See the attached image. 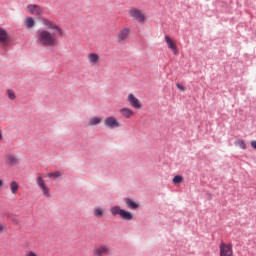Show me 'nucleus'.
<instances>
[{"instance_id": "1", "label": "nucleus", "mask_w": 256, "mask_h": 256, "mask_svg": "<svg viewBox=\"0 0 256 256\" xmlns=\"http://www.w3.org/2000/svg\"><path fill=\"white\" fill-rule=\"evenodd\" d=\"M59 37V33L55 30L39 29L35 33L36 45L50 49L59 47Z\"/></svg>"}, {"instance_id": "2", "label": "nucleus", "mask_w": 256, "mask_h": 256, "mask_svg": "<svg viewBox=\"0 0 256 256\" xmlns=\"http://www.w3.org/2000/svg\"><path fill=\"white\" fill-rule=\"evenodd\" d=\"M128 15L133 19L134 21H137L138 23H145L147 21V16H145V13H143V10L137 8V7H131L128 10Z\"/></svg>"}, {"instance_id": "3", "label": "nucleus", "mask_w": 256, "mask_h": 256, "mask_svg": "<svg viewBox=\"0 0 256 256\" xmlns=\"http://www.w3.org/2000/svg\"><path fill=\"white\" fill-rule=\"evenodd\" d=\"M41 23L42 25H44V27H48V29H52V31H56L59 34V37H63L64 35L63 29L59 25L53 23L47 18H41Z\"/></svg>"}, {"instance_id": "4", "label": "nucleus", "mask_w": 256, "mask_h": 256, "mask_svg": "<svg viewBox=\"0 0 256 256\" xmlns=\"http://www.w3.org/2000/svg\"><path fill=\"white\" fill-rule=\"evenodd\" d=\"M104 125L107 129H117L121 127V122L115 116H108L104 119Z\"/></svg>"}, {"instance_id": "5", "label": "nucleus", "mask_w": 256, "mask_h": 256, "mask_svg": "<svg viewBox=\"0 0 256 256\" xmlns=\"http://www.w3.org/2000/svg\"><path fill=\"white\" fill-rule=\"evenodd\" d=\"M45 12V10L43 9V7L37 5V4H29L26 7V13H29V15H43V13Z\"/></svg>"}, {"instance_id": "6", "label": "nucleus", "mask_w": 256, "mask_h": 256, "mask_svg": "<svg viewBox=\"0 0 256 256\" xmlns=\"http://www.w3.org/2000/svg\"><path fill=\"white\" fill-rule=\"evenodd\" d=\"M220 256H233V245L221 243L219 246Z\"/></svg>"}, {"instance_id": "7", "label": "nucleus", "mask_w": 256, "mask_h": 256, "mask_svg": "<svg viewBox=\"0 0 256 256\" xmlns=\"http://www.w3.org/2000/svg\"><path fill=\"white\" fill-rule=\"evenodd\" d=\"M36 183L39 189L42 190L43 195H45L46 197H51V195L49 194V188L47 187V184H45V180H43V176H38L36 178Z\"/></svg>"}, {"instance_id": "8", "label": "nucleus", "mask_w": 256, "mask_h": 256, "mask_svg": "<svg viewBox=\"0 0 256 256\" xmlns=\"http://www.w3.org/2000/svg\"><path fill=\"white\" fill-rule=\"evenodd\" d=\"M87 61L91 67H97L101 63V56L97 53H89L87 55Z\"/></svg>"}, {"instance_id": "9", "label": "nucleus", "mask_w": 256, "mask_h": 256, "mask_svg": "<svg viewBox=\"0 0 256 256\" xmlns=\"http://www.w3.org/2000/svg\"><path fill=\"white\" fill-rule=\"evenodd\" d=\"M127 101L131 105V107H133V109H141V107H143L141 101H139L133 93L128 94Z\"/></svg>"}, {"instance_id": "10", "label": "nucleus", "mask_w": 256, "mask_h": 256, "mask_svg": "<svg viewBox=\"0 0 256 256\" xmlns=\"http://www.w3.org/2000/svg\"><path fill=\"white\" fill-rule=\"evenodd\" d=\"M164 41L167 44V47L172 50V53H174V55H179V50L177 49V44L175 43V40L166 35L164 37Z\"/></svg>"}, {"instance_id": "11", "label": "nucleus", "mask_w": 256, "mask_h": 256, "mask_svg": "<svg viewBox=\"0 0 256 256\" xmlns=\"http://www.w3.org/2000/svg\"><path fill=\"white\" fill-rule=\"evenodd\" d=\"M111 251L109 250V247L107 245H100L94 248L93 255L94 256H104L109 255Z\"/></svg>"}, {"instance_id": "12", "label": "nucleus", "mask_w": 256, "mask_h": 256, "mask_svg": "<svg viewBox=\"0 0 256 256\" xmlns=\"http://www.w3.org/2000/svg\"><path fill=\"white\" fill-rule=\"evenodd\" d=\"M130 33H131V29H129L127 27L120 30L118 33V36H117L118 43H125V41H127V37H129Z\"/></svg>"}, {"instance_id": "13", "label": "nucleus", "mask_w": 256, "mask_h": 256, "mask_svg": "<svg viewBox=\"0 0 256 256\" xmlns=\"http://www.w3.org/2000/svg\"><path fill=\"white\" fill-rule=\"evenodd\" d=\"M11 41V38L9 37V33H7V30L0 27V43L3 45H7Z\"/></svg>"}, {"instance_id": "14", "label": "nucleus", "mask_w": 256, "mask_h": 256, "mask_svg": "<svg viewBox=\"0 0 256 256\" xmlns=\"http://www.w3.org/2000/svg\"><path fill=\"white\" fill-rule=\"evenodd\" d=\"M119 113L121 117H123L124 119H131V117L135 115V112L131 110V108H125V107L121 108L119 110Z\"/></svg>"}, {"instance_id": "15", "label": "nucleus", "mask_w": 256, "mask_h": 256, "mask_svg": "<svg viewBox=\"0 0 256 256\" xmlns=\"http://www.w3.org/2000/svg\"><path fill=\"white\" fill-rule=\"evenodd\" d=\"M6 161L7 163H9V165H17V163H19V159L17 158V156H15V154H9L6 157Z\"/></svg>"}, {"instance_id": "16", "label": "nucleus", "mask_w": 256, "mask_h": 256, "mask_svg": "<svg viewBox=\"0 0 256 256\" xmlns=\"http://www.w3.org/2000/svg\"><path fill=\"white\" fill-rule=\"evenodd\" d=\"M120 217L121 219H124V221H131L133 219V214L129 211L122 210Z\"/></svg>"}, {"instance_id": "17", "label": "nucleus", "mask_w": 256, "mask_h": 256, "mask_svg": "<svg viewBox=\"0 0 256 256\" xmlns=\"http://www.w3.org/2000/svg\"><path fill=\"white\" fill-rule=\"evenodd\" d=\"M25 27L27 29H33V27H35V19L33 17H26Z\"/></svg>"}, {"instance_id": "18", "label": "nucleus", "mask_w": 256, "mask_h": 256, "mask_svg": "<svg viewBox=\"0 0 256 256\" xmlns=\"http://www.w3.org/2000/svg\"><path fill=\"white\" fill-rule=\"evenodd\" d=\"M10 191L12 195H17V192L19 191V183H17V181L10 182Z\"/></svg>"}, {"instance_id": "19", "label": "nucleus", "mask_w": 256, "mask_h": 256, "mask_svg": "<svg viewBox=\"0 0 256 256\" xmlns=\"http://www.w3.org/2000/svg\"><path fill=\"white\" fill-rule=\"evenodd\" d=\"M125 204L127 205L128 209H137L139 207V204H137L136 202H134L133 200L126 198L125 200Z\"/></svg>"}, {"instance_id": "20", "label": "nucleus", "mask_w": 256, "mask_h": 256, "mask_svg": "<svg viewBox=\"0 0 256 256\" xmlns=\"http://www.w3.org/2000/svg\"><path fill=\"white\" fill-rule=\"evenodd\" d=\"M122 212H123V209H121V207L119 206H113L110 208V213L111 215H113V217H117V215H121Z\"/></svg>"}, {"instance_id": "21", "label": "nucleus", "mask_w": 256, "mask_h": 256, "mask_svg": "<svg viewBox=\"0 0 256 256\" xmlns=\"http://www.w3.org/2000/svg\"><path fill=\"white\" fill-rule=\"evenodd\" d=\"M102 119L99 117H92L89 121H88V125L93 126V125H99V123H101Z\"/></svg>"}, {"instance_id": "22", "label": "nucleus", "mask_w": 256, "mask_h": 256, "mask_svg": "<svg viewBox=\"0 0 256 256\" xmlns=\"http://www.w3.org/2000/svg\"><path fill=\"white\" fill-rule=\"evenodd\" d=\"M235 145L240 147V149H247V144L245 143V140H238L235 142Z\"/></svg>"}, {"instance_id": "23", "label": "nucleus", "mask_w": 256, "mask_h": 256, "mask_svg": "<svg viewBox=\"0 0 256 256\" xmlns=\"http://www.w3.org/2000/svg\"><path fill=\"white\" fill-rule=\"evenodd\" d=\"M173 183L174 185H179L181 183H183V176L181 175H177L173 178Z\"/></svg>"}, {"instance_id": "24", "label": "nucleus", "mask_w": 256, "mask_h": 256, "mask_svg": "<svg viewBox=\"0 0 256 256\" xmlns=\"http://www.w3.org/2000/svg\"><path fill=\"white\" fill-rule=\"evenodd\" d=\"M61 172H59V171H55V172H49L48 174H47V177H54V179H57L58 177H61Z\"/></svg>"}, {"instance_id": "25", "label": "nucleus", "mask_w": 256, "mask_h": 256, "mask_svg": "<svg viewBox=\"0 0 256 256\" xmlns=\"http://www.w3.org/2000/svg\"><path fill=\"white\" fill-rule=\"evenodd\" d=\"M94 215L95 217H103V209L101 208H94Z\"/></svg>"}, {"instance_id": "26", "label": "nucleus", "mask_w": 256, "mask_h": 256, "mask_svg": "<svg viewBox=\"0 0 256 256\" xmlns=\"http://www.w3.org/2000/svg\"><path fill=\"white\" fill-rule=\"evenodd\" d=\"M7 94H8V98L10 99V101H15V92H13V90H7Z\"/></svg>"}, {"instance_id": "27", "label": "nucleus", "mask_w": 256, "mask_h": 256, "mask_svg": "<svg viewBox=\"0 0 256 256\" xmlns=\"http://www.w3.org/2000/svg\"><path fill=\"white\" fill-rule=\"evenodd\" d=\"M7 229V225L5 223L0 222V234L3 233Z\"/></svg>"}, {"instance_id": "28", "label": "nucleus", "mask_w": 256, "mask_h": 256, "mask_svg": "<svg viewBox=\"0 0 256 256\" xmlns=\"http://www.w3.org/2000/svg\"><path fill=\"white\" fill-rule=\"evenodd\" d=\"M26 256H39V253L33 252V251H28V252H26Z\"/></svg>"}, {"instance_id": "29", "label": "nucleus", "mask_w": 256, "mask_h": 256, "mask_svg": "<svg viewBox=\"0 0 256 256\" xmlns=\"http://www.w3.org/2000/svg\"><path fill=\"white\" fill-rule=\"evenodd\" d=\"M176 87H177L180 91H185V87H183V85H181V84H176Z\"/></svg>"}, {"instance_id": "30", "label": "nucleus", "mask_w": 256, "mask_h": 256, "mask_svg": "<svg viewBox=\"0 0 256 256\" xmlns=\"http://www.w3.org/2000/svg\"><path fill=\"white\" fill-rule=\"evenodd\" d=\"M0 141H3V132L0 130Z\"/></svg>"}, {"instance_id": "31", "label": "nucleus", "mask_w": 256, "mask_h": 256, "mask_svg": "<svg viewBox=\"0 0 256 256\" xmlns=\"http://www.w3.org/2000/svg\"><path fill=\"white\" fill-rule=\"evenodd\" d=\"M3 187V180L0 179V188Z\"/></svg>"}]
</instances>
